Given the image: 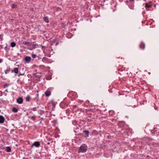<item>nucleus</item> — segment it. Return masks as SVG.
<instances>
[{"label":"nucleus","mask_w":159,"mask_h":159,"mask_svg":"<svg viewBox=\"0 0 159 159\" xmlns=\"http://www.w3.org/2000/svg\"><path fill=\"white\" fill-rule=\"evenodd\" d=\"M47 143L48 144H50V143L49 142H47Z\"/></svg>","instance_id":"32"},{"label":"nucleus","mask_w":159,"mask_h":159,"mask_svg":"<svg viewBox=\"0 0 159 159\" xmlns=\"http://www.w3.org/2000/svg\"><path fill=\"white\" fill-rule=\"evenodd\" d=\"M53 41H54V43L56 42V44H55L56 45H57L58 44V43L57 42V40L54 39L53 40Z\"/></svg>","instance_id":"25"},{"label":"nucleus","mask_w":159,"mask_h":159,"mask_svg":"<svg viewBox=\"0 0 159 159\" xmlns=\"http://www.w3.org/2000/svg\"><path fill=\"white\" fill-rule=\"evenodd\" d=\"M148 74H150V72H148Z\"/></svg>","instance_id":"36"},{"label":"nucleus","mask_w":159,"mask_h":159,"mask_svg":"<svg viewBox=\"0 0 159 159\" xmlns=\"http://www.w3.org/2000/svg\"><path fill=\"white\" fill-rule=\"evenodd\" d=\"M25 100L27 102H29L30 100V96L29 95H27L26 97Z\"/></svg>","instance_id":"14"},{"label":"nucleus","mask_w":159,"mask_h":159,"mask_svg":"<svg viewBox=\"0 0 159 159\" xmlns=\"http://www.w3.org/2000/svg\"><path fill=\"white\" fill-rule=\"evenodd\" d=\"M43 20L44 21L47 23L49 22L48 18L47 17H44L43 18Z\"/></svg>","instance_id":"13"},{"label":"nucleus","mask_w":159,"mask_h":159,"mask_svg":"<svg viewBox=\"0 0 159 159\" xmlns=\"http://www.w3.org/2000/svg\"><path fill=\"white\" fill-rule=\"evenodd\" d=\"M41 143H42L43 145V144H44V143H43V142H42Z\"/></svg>","instance_id":"34"},{"label":"nucleus","mask_w":159,"mask_h":159,"mask_svg":"<svg viewBox=\"0 0 159 159\" xmlns=\"http://www.w3.org/2000/svg\"><path fill=\"white\" fill-rule=\"evenodd\" d=\"M129 1H130V2H134V0H129Z\"/></svg>","instance_id":"31"},{"label":"nucleus","mask_w":159,"mask_h":159,"mask_svg":"<svg viewBox=\"0 0 159 159\" xmlns=\"http://www.w3.org/2000/svg\"><path fill=\"white\" fill-rule=\"evenodd\" d=\"M23 99L22 98L20 97L17 99L16 101L19 104H21L23 102Z\"/></svg>","instance_id":"7"},{"label":"nucleus","mask_w":159,"mask_h":159,"mask_svg":"<svg viewBox=\"0 0 159 159\" xmlns=\"http://www.w3.org/2000/svg\"><path fill=\"white\" fill-rule=\"evenodd\" d=\"M16 7H17L16 5L15 4H13L11 5V7L13 8H16Z\"/></svg>","instance_id":"21"},{"label":"nucleus","mask_w":159,"mask_h":159,"mask_svg":"<svg viewBox=\"0 0 159 159\" xmlns=\"http://www.w3.org/2000/svg\"><path fill=\"white\" fill-rule=\"evenodd\" d=\"M9 84L7 83H5L4 85V88H5L6 87H7L9 86Z\"/></svg>","instance_id":"22"},{"label":"nucleus","mask_w":159,"mask_h":159,"mask_svg":"<svg viewBox=\"0 0 159 159\" xmlns=\"http://www.w3.org/2000/svg\"><path fill=\"white\" fill-rule=\"evenodd\" d=\"M40 146V143L39 141H35L31 145V148L34 146L36 147H39Z\"/></svg>","instance_id":"4"},{"label":"nucleus","mask_w":159,"mask_h":159,"mask_svg":"<svg viewBox=\"0 0 159 159\" xmlns=\"http://www.w3.org/2000/svg\"><path fill=\"white\" fill-rule=\"evenodd\" d=\"M31 45H32L33 47L32 48H28V49L30 50H32L33 49H34L35 48H38L39 47H40L41 46L42 48H43V46H41V45H39L37 44H34V42L33 43H31Z\"/></svg>","instance_id":"2"},{"label":"nucleus","mask_w":159,"mask_h":159,"mask_svg":"<svg viewBox=\"0 0 159 159\" xmlns=\"http://www.w3.org/2000/svg\"><path fill=\"white\" fill-rule=\"evenodd\" d=\"M88 115L89 116L88 117H91V116H92V114H88Z\"/></svg>","instance_id":"29"},{"label":"nucleus","mask_w":159,"mask_h":159,"mask_svg":"<svg viewBox=\"0 0 159 159\" xmlns=\"http://www.w3.org/2000/svg\"><path fill=\"white\" fill-rule=\"evenodd\" d=\"M155 109H156V110H157V108L156 107H155Z\"/></svg>","instance_id":"35"},{"label":"nucleus","mask_w":159,"mask_h":159,"mask_svg":"<svg viewBox=\"0 0 159 159\" xmlns=\"http://www.w3.org/2000/svg\"><path fill=\"white\" fill-rule=\"evenodd\" d=\"M87 120L89 122H91L93 121L92 119H89V118H88Z\"/></svg>","instance_id":"26"},{"label":"nucleus","mask_w":159,"mask_h":159,"mask_svg":"<svg viewBox=\"0 0 159 159\" xmlns=\"http://www.w3.org/2000/svg\"><path fill=\"white\" fill-rule=\"evenodd\" d=\"M73 107H74V108H75V107H77V106H76V105H73Z\"/></svg>","instance_id":"30"},{"label":"nucleus","mask_w":159,"mask_h":159,"mask_svg":"<svg viewBox=\"0 0 159 159\" xmlns=\"http://www.w3.org/2000/svg\"><path fill=\"white\" fill-rule=\"evenodd\" d=\"M5 121V118L2 116H0V123H3Z\"/></svg>","instance_id":"9"},{"label":"nucleus","mask_w":159,"mask_h":159,"mask_svg":"<svg viewBox=\"0 0 159 159\" xmlns=\"http://www.w3.org/2000/svg\"><path fill=\"white\" fill-rule=\"evenodd\" d=\"M72 94L75 96L76 97H77L76 93L75 92H72Z\"/></svg>","instance_id":"28"},{"label":"nucleus","mask_w":159,"mask_h":159,"mask_svg":"<svg viewBox=\"0 0 159 159\" xmlns=\"http://www.w3.org/2000/svg\"><path fill=\"white\" fill-rule=\"evenodd\" d=\"M151 133L152 134H155V131L154 130H152L151 131Z\"/></svg>","instance_id":"27"},{"label":"nucleus","mask_w":159,"mask_h":159,"mask_svg":"<svg viewBox=\"0 0 159 159\" xmlns=\"http://www.w3.org/2000/svg\"><path fill=\"white\" fill-rule=\"evenodd\" d=\"M51 92L48 90H46L45 93V94L46 96L47 97L51 95Z\"/></svg>","instance_id":"10"},{"label":"nucleus","mask_w":159,"mask_h":159,"mask_svg":"<svg viewBox=\"0 0 159 159\" xmlns=\"http://www.w3.org/2000/svg\"><path fill=\"white\" fill-rule=\"evenodd\" d=\"M25 61L27 63H29L31 60V58L29 56H26L24 59Z\"/></svg>","instance_id":"5"},{"label":"nucleus","mask_w":159,"mask_h":159,"mask_svg":"<svg viewBox=\"0 0 159 159\" xmlns=\"http://www.w3.org/2000/svg\"><path fill=\"white\" fill-rule=\"evenodd\" d=\"M14 72L16 74L18 73V69L17 68H15L14 69Z\"/></svg>","instance_id":"16"},{"label":"nucleus","mask_w":159,"mask_h":159,"mask_svg":"<svg viewBox=\"0 0 159 159\" xmlns=\"http://www.w3.org/2000/svg\"><path fill=\"white\" fill-rule=\"evenodd\" d=\"M11 72H13V71L12 70Z\"/></svg>","instance_id":"37"},{"label":"nucleus","mask_w":159,"mask_h":159,"mask_svg":"<svg viewBox=\"0 0 159 159\" xmlns=\"http://www.w3.org/2000/svg\"><path fill=\"white\" fill-rule=\"evenodd\" d=\"M12 111L14 113H16L18 111V109L15 107H14L12 109Z\"/></svg>","instance_id":"15"},{"label":"nucleus","mask_w":159,"mask_h":159,"mask_svg":"<svg viewBox=\"0 0 159 159\" xmlns=\"http://www.w3.org/2000/svg\"><path fill=\"white\" fill-rule=\"evenodd\" d=\"M52 106H53V107H55V105L54 104V103H52Z\"/></svg>","instance_id":"33"},{"label":"nucleus","mask_w":159,"mask_h":159,"mask_svg":"<svg viewBox=\"0 0 159 159\" xmlns=\"http://www.w3.org/2000/svg\"><path fill=\"white\" fill-rule=\"evenodd\" d=\"M22 43L24 45H27V46H29L31 45V43L25 41H24Z\"/></svg>","instance_id":"11"},{"label":"nucleus","mask_w":159,"mask_h":159,"mask_svg":"<svg viewBox=\"0 0 159 159\" xmlns=\"http://www.w3.org/2000/svg\"><path fill=\"white\" fill-rule=\"evenodd\" d=\"M88 147L85 144H82L79 148V149L78 151V153L80 152L84 153L86 152L87 150Z\"/></svg>","instance_id":"1"},{"label":"nucleus","mask_w":159,"mask_h":159,"mask_svg":"<svg viewBox=\"0 0 159 159\" xmlns=\"http://www.w3.org/2000/svg\"><path fill=\"white\" fill-rule=\"evenodd\" d=\"M152 6V3L151 2H149L148 3H146L145 6L147 10H150V8Z\"/></svg>","instance_id":"3"},{"label":"nucleus","mask_w":159,"mask_h":159,"mask_svg":"<svg viewBox=\"0 0 159 159\" xmlns=\"http://www.w3.org/2000/svg\"><path fill=\"white\" fill-rule=\"evenodd\" d=\"M83 132L86 135L85 137H88L89 136V131L88 130H84L83 131Z\"/></svg>","instance_id":"12"},{"label":"nucleus","mask_w":159,"mask_h":159,"mask_svg":"<svg viewBox=\"0 0 159 159\" xmlns=\"http://www.w3.org/2000/svg\"><path fill=\"white\" fill-rule=\"evenodd\" d=\"M16 45V43L14 42H11V46L12 47H14Z\"/></svg>","instance_id":"17"},{"label":"nucleus","mask_w":159,"mask_h":159,"mask_svg":"<svg viewBox=\"0 0 159 159\" xmlns=\"http://www.w3.org/2000/svg\"><path fill=\"white\" fill-rule=\"evenodd\" d=\"M36 116L35 115L33 116L30 117V118L33 120H35Z\"/></svg>","instance_id":"19"},{"label":"nucleus","mask_w":159,"mask_h":159,"mask_svg":"<svg viewBox=\"0 0 159 159\" xmlns=\"http://www.w3.org/2000/svg\"><path fill=\"white\" fill-rule=\"evenodd\" d=\"M33 79L34 80L39 81L40 80V77L36 75L34 76Z\"/></svg>","instance_id":"8"},{"label":"nucleus","mask_w":159,"mask_h":159,"mask_svg":"<svg viewBox=\"0 0 159 159\" xmlns=\"http://www.w3.org/2000/svg\"><path fill=\"white\" fill-rule=\"evenodd\" d=\"M139 48L143 49V50L145 48V44L143 42H141L139 45Z\"/></svg>","instance_id":"6"},{"label":"nucleus","mask_w":159,"mask_h":159,"mask_svg":"<svg viewBox=\"0 0 159 159\" xmlns=\"http://www.w3.org/2000/svg\"><path fill=\"white\" fill-rule=\"evenodd\" d=\"M31 57L33 58H35L36 57V55L35 54H33L31 55Z\"/></svg>","instance_id":"23"},{"label":"nucleus","mask_w":159,"mask_h":159,"mask_svg":"<svg viewBox=\"0 0 159 159\" xmlns=\"http://www.w3.org/2000/svg\"><path fill=\"white\" fill-rule=\"evenodd\" d=\"M11 70L10 68H7V70L5 71V72L6 74H7L8 71H10Z\"/></svg>","instance_id":"20"},{"label":"nucleus","mask_w":159,"mask_h":159,"mask_svg":"<svg viewBox=\"0 0 159 159\" xmlns=\"http://www.w3.org/2000/svg\"><path fill=\"white\" fill-rule=\"evenodd\" d=\"M31 110L33 111H37V108L35 107H34L31 109Z\"/></svg>","instance_id":"24"},{"label":"nucleus","mask_w":159,"mask_h":159,"mask_svg":"<svg viewBox=\"0 0 159 159\" xmlns=\"http://www.w3.org/2000/svg\"><path fill=\"white\" fill-rule=\"evenodd\" d=\"M6 151L7 152H10L11 151V148L9 147H7Z\"/></svg>","instance_id":"18"}]
</instances>
